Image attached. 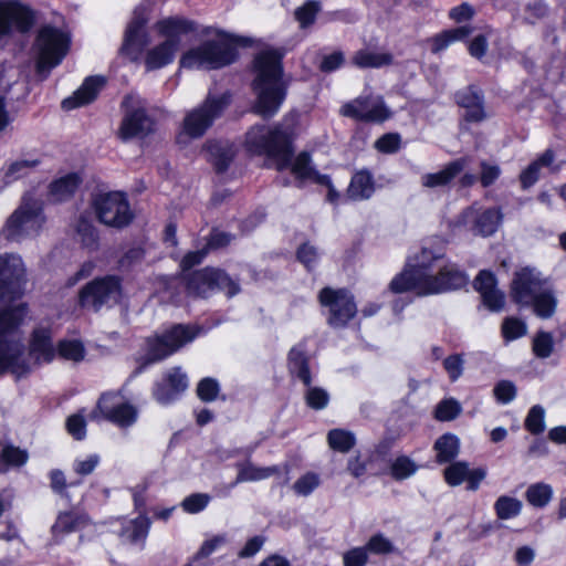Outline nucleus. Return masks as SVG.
I'll return each mask as SVG.
<instances>
[{
    "mask_svg": "<svg viewBox=\"0 0 566 566\" xmlns=\"http://www.w3.org/2000/svg\"><path fill=\"white\" fill-rule=\"evenodd\" d=\"M468 276L453 263L446 262L443 255L423 248L416 263L396 275L390 282L394 293L412 291L419 296L439 294L467 285Z\"/></svg>",
    "mask_w": 566,
    "mask_h": 566,
    "instance_id": "nucleus-2",
    "label": "nucleus"
},
{
    "mask_svg": "<svg viewBox=\"0 0 566 566\" xmlns=\"http://www.w3.org/2000/svg\"><path fill=\"white\" fill-rule=\"evenodd\" d=\"M97 411L108 421L120 428L133 426L137 420V409L115 392L103 394L97 402Z\"/></svg>",
    "mask_w": 566,
    "mask_h": 566,
    "instance_id": "nucleus-19",
    "label": "nucleus"
},
{
    "mask_svg": "<svg viewBox=\"0 0 566 566\" xmlns=\"http://www.w3.org/2000/svg\"><path fill=\"white\" fill-rule=\"evenodd\" d=\"M202 33L209 39L184 53L180 59L181 67L216 70L229 65L235 60V53L231 45V42L234 41L233 38L213 28H207Z\"/></svg>",
    "mask_w": 566,
    "mask_h": 566,
    "instance_id": "nucleus-4",
    "label": "nucleus"
},
{
    "mask_svg": "<svg viewBox=\"0 0 566 566\" xmlns=\"http://www.w3.org/2000/svg\"><path fill=\"white\" fill-rule=\"evenodd\" d=\"M44 221L41 203L25 196L19 208L8 219L3 233L9 240L19 241L24 237L36 234Z\"/></svg>",
    "mask_w": 566,
    "mask_h": 566,
    "instance_id": "nucleus-9",
    "label": "nucleus"
},
{
    "mask_svg": "<svg viewBox=\"0 0 566 566\" xmlns=\"http://www.w3.org/2000/svg\"><path fill=\"white\" fill-rule=\"evenodd\" d=\"M394 63V55L387 51L361 49L355 52L352 64L359 69H379Z\"/></svg>",
    "mask_w": 566,
    "mask_h": 566,
    "instance_id": "nucleus-31",
    "label": "nucleus"
},
{
    "mask_svg": "<svg viewBox=\"0 0 566 566\" xmlns=\"http://www.w3.org/2000/svg\"><path fill=\"white\" fill-rule=\"evenodd\" d=\"M318 300L322 306L328 308V323L335 327L344 326L357 312L353 296L345 290L325 287L319 292Z\"/></svg>",
    "mask_w": 566,
    "mask_h": 566,
    "instance_id": "nucleus-15",
    "label": "nucleus"
},
{
    "mask_svg": "<svg viewBox=\"0 0 566 566\" xmlns=\"http://www.w3.org/2000/svg\"><path fill=\"white\" fill-rule=\"evenodd\" d=\"M25 279V268L19 255H0V314L10 313L18 306L13 302L20 295Z\"/></svg>",
    "mask_w": 566,
    "mask_h": 566,
    "instance_id": "nucleus-10",
    "label": "nucleus"
},
{
    "mask_svg": "<svg viewBox=\"0 0 566 566\" xmlns=\"http://www.w3.org/2000/svg\"><path fill=\"white\" fill-rule=\"evenodd\" d=\"M461 412L460 403L454 399H446L438 403L436 408V418L440 421H450Z\"/></svg>",
    "mask_w": 566,
    "mask_h": 566,
    "instance_id": "nucleus-56",
    "label": "nucleus"
},
{
    "mask_svg": "<svg viewBox=\"0 0 566 566\" xmlns=\"http://www.w3.org/2000/svg\"><path fill=\"white\" fill-rule=\"evenodd\" d=\"M321 7L317 1H307L302 7L297 8L294 12L296 21L302 29H305L314 23L316 14Z\"/></svg>",
    "mask_w": 566,
    "mask_h": 566,
    "instance_id": "nucleus-51",
    "label": "nucleus"
},
{
    "mask_svg": "<svg viewBox=\"0 0 566 566\" xmlns=\"http://www.w3.org/2000/svg\"><path fill=\"white\" fill-rule=\"evenodd\" d=\"M195 337L196 333L189 326L176 325L171 327L163 335L148 340L149 360L158 361L168 357Z\"/></svg>",
    "mask_w": 566,
    "mask_h": 566,
    "instance_id": "nucleus-16",
    "label": "nucleus"
},
{
    "mask_svg": "<svg viewBox=\"0 0 566 566\" xmlns=\"http://www.w3.org/2000/svg\"><path fill=\"white\" fill-rule=\"evenodd\" d=\"M287 368L290 374L298 378L305 386L311 385L310 359L304 343H298L290 349L287 355Z\"/></svg>",
    "mask_w": 566,
    "mask_h": 566,
    "instance_id": "nucleus-27",
    "label": "nucleus"
},
{
    "mask_svg": "<svg viewBox=\"0 0 566 566\" xmlns=\"http://www.w3.org/2000/svg\"><path fill=\"white\" fill-rule=\"evenodd\" d=\"M188 387L187 375L180 368L170 369L154 389L156 400L163 405L174 401Z\"/></svg>",
    "mask_w": 566,
    "mask_h": 566,
    "instance_id": "nucleus-23",
    "label": "nucleus"
},
{
    "mask_svg": "<svg viewBox=\"0 0 566 566\" xmlns=\"http://www.w3.org/2000/svg\"><path fill=\"white\" fill-rule=\"evenodd\" d=\"M245 143L252 153L273 158L279 170L291 165L293 151L290 134L280 127L269 129L265 126H254L248 132Z\"/></svg>",
    "mask_w": 566,
    "mask_h": 566,
    "instance_id": "nucleus-6",
    "label": "nucleus"
},
{
    "mask_svg": "<svg viewBox=\"0 0 566 566\" xmlns=\"http://www.w3.org/2000/svg\"><path fill=\"white\" fill-rule=\"evenodd\" d=\"M81 184L77 174H69L51 185V195L56 201H63L71 197Z\"/></svg>",
    "mask_w": 566,
    "mask_h": 566,
    "instance_id": "nucleus-39",
    "label": "nucleus"
},
{
    "mask_svg": "<svg viewBox=\"0 0 566 566\" xmlns=\"http://www.w3.org/2000/svg\"><path fill=\"white\" fill-rule=\"evenodd\" d=\"M367 552L377 555L390 554L395 551L394 544L382 534H376L366 544Z\"/></svg>",
    "mask_w": 566,
    "mask_h": 566,
    "instance_id": "nucleus-58",
    "label": "nucleus"
},
{
    "mask_svg": "<svg viewBox=\"0 0 566 566\" xmlns=\"http://www.w3.org/2000/svg\"><path fill=\"white\" fill-rule=\"evenodd\" d=\"M122 297L120 281L117 276L95 279L87 283L80 292L82 307L99 311L117 304Z\"/></svg>",
    "mask_w": 566,
    "mask_h": 566,
    "instance_id": "nucleus-12",
    "label": "nucleus"
},
{
    "mask_svg": "<svg viewBox=\"0 0 566 566\" xmlns=\"http://www.w3.org/2000/svg\"><path fill=\"white\" fill-rule=\"evenodd\" d=\"M522 507V501L509 495H501L494 503V511L500 520H511L518 516Z\"/></svg>",
    "mask_w": 566,
    "mask_h": 566,
    "instance_id": "nucleus-41",
    "label": "nucleus"
},
{
    "mask_svg": "<svg viewBox=\"0 0 566 566\" xmlns=\"http://www.w3.org/2000/svg\"><path fill=\"white\" fill-rule=\"evenodd\" d=\"M69 48L70 38L65 32L53 27L42 28L34 44L38 72H49L59 65Z\"/></svg>",
    "mask_w": 566,
    "mask_h": 566,
    "instance_id": "nucleus-8",
    "label": "nucleus"
},
{
    "mask_svg": "<svg viewBox=\"0 0 566 566\" xmlns=\"http://www.w3.org/2000/svg\"><path fill=\"white\" fill-rule=\"evenodd\" d=\"M553 493V488L549 484L538 482L527 488L525 497L532 506L544 507L551 502Z\"/></svg>",
    "mask_w": 566,
    "mask_h": 566,
    "instance_id": "nucleus-44",
    "label": "nucleus"
},
{
    "mask_svg": "<svg viewBox=\"0 0 566 566\" xmlns=\"http://www.w3.org/2000/svg\"><path fill=\"white\" fill-rule=\"evenodd\" d=\"M207 160L217 171H224L235 156L234 145L226 140L208 142L205 147Z\"/></svg>",
    "mask_w": 566,
    "mask_h": 566,
    "instance_id": "nucleus-28",
    "label": "nucleus"
},
{
    "mask_svg": "<svg viewBox=\"0 0 566 566\" xmlns=\"http://www.w3.org/2000/svg\"><path fill=\"white\" fill-rule=\"evenodd\" d=\"M433 449L437 452V462L447 463L459 454L460 440L452 433H446L437 439Z\"/></svg>",
    "mask_w": 566,
    "mask_h": 566,
    "instance_id": "nucleus-36",
    "label": "nucleus"
},
{
    "mask_svg": "<svg viewBox=\"0 0 566 566\" xmlns=\"http://www.w3.org/2000/svg\"><path fill=\"white\" fill-rule=\"evenodd\" d=\"M76 232L84 247L94 250L97 248L98 235L92 224L90 214H81L76 223Z\"/></svg>",
    "mask_w": 566,
    "mask_h": 566,
    "instance_id": "nucleus-45",
    "label": "nucleus"
},
{
    "mask_svg": "<svg viewBox=\"0 0 566 566\" xmlns=\"http://www.w3.org/2000/svg\"><path fill=\"white\" fill-rule=\"evenodd\" d=\"M417 469L416 463L406 455L398 457L390 465L391 475L396 480L410 478L416 473Z\"/></svg>",
    "mask_w": 566,
    "mask_h": 566,
    "instance_id": "nucleus-49",
    "label": "nucleus"
},
{
    "mask_svg": "<svg viewBox=\"0 0 566 566\" xmlns=\"http://www.w3.org/2000/svg\"><path fill=\"white\" fill-rule=\"evenodd\" d=\"M534 313L541 318H549L555 314L557 298L554 291L547 285L530 302Z\"/></svg>",
    "mask_w": 566,
    "mask_h": 566,
    "instance_id": "nucleus-35",
    "label": "nucleus"
},
{
    "mask_svg": "<svg viewBox=\"0 0 566 566\" xmlns=\"http://www.w3.org/2000/svg\"><path fill=\"white\" fill-rule=\"evenodd\" d=\"M228 104L229 99L226 95H209L201 105L186 114L177 143L186 145L191 139L202 137Z\"/></svg>",
    "mask_w": 566,
    "mask_h": 566,
    "instance_id": "nucleus-7",
    "label": "nucleus"
},
{
    "mask_svg": "<svg viewBox=\"0 0 566 566\" xmlns=\"http://www.w3.org/2000/svg\"><path fill=\"white\" fill-rule=\"evenodd\" d=\"M374 190L375 188L371 175L366 170H361L352 177L347 189V196L353 200H365L371 197Z\"/></svg>",
    "mask_w": 566,
    "mask_h": 566,
    "instance_id": "nucleus-34",
    "label": "nucleus"
},
{
    "mask_svg": "<svg viewBox=\"0 0 566 566\" xmlns=\"http://www.w3.org/2000/svg\"><path fill=\"white\" fill-rule=\"evenodd\" d=\"M327 441L333 450L348 452L355 444V436L350 431L333 429L327 434Z\"/></svg>",
    "mask_w": 566,
    "mask_h": 566,
    "instance_id": "nucleus-46",
    "label": "nucleus"
},
{
    "mask_svg": "<svg viewBox=\"0 0 566 566\" xmlns=\"http://www.w3.org/2000/svg\"><path fill=\"white\" fill-rule=\"evenodd\" d=\"M474 286L490 311L499 312L504 307L505 295L496 287V279L492 272L481 271L475 277Z\"/></svg>",
    "mask_w": 566,
    "mask_h": 566,
    "instance_id": "nucleus-24",
    "label": "nucleus"
},
{
    "mask_svg": "<svg viewBox=\"0 0 566 566\" xmlns=\"http://www.w3.org/2000/svg\"><path fill=\"white\" fill-rule=\"evenodd\" d=\"M292 172L300 179H311L317 184H328V176L319 175L312 168L310 156L306 153L300 154L294 159Z\"/></svg>",
    "mask_w": 566,
    "mask_h": 566,
    "instance_id": "nucleus-37",
    "label": "nucleus"
},
{
    "mask_svg": "<svg viewBox=\"0 0 566 566\" xmlns=\"http://www.w3.org/2000/svg\"><path fill=\"white\" fill-rule=\"evenodd\" d=\"M340 114L363 122H384L390 116V112L379 96L358 97L345 104Z\"/></svg>",
    "mask_w": 566,
    "mask_h": 566,
    "instance_id": "nucleus-20",
    "label": "nucleus"
},
{
    "mask_svg": "<svg viewBox=\"0 0 566 566\" xmlns=\"http://www.w3.org/2000/svg\"><path fill=\"white\" fill-rule=\"evenodd\" d=\"M33 13L19 0H0V41L13 30L27 32L33 24Z\"/></svg>",
    "mask_w": 566,
    "mask_h": 566,
    "instance_id": "nucleus-18",
    "label": "nucleus"
},
{
    "mask_svg": "<svg viewBox=\"0 0 566 566\" xmlns=\"http://www.w3.org/2000/svg\"><path fill=\"white\" fill-rule=\"evenodd\" d=\"M547 286L546 279L535 269L525 266L514 273L511 283V296L521 306H530V302Z\"/></svg>",
    "mask_w": 566,
    "mask_h": 566,
    "instance_id": "nucleus-17",
    "label": "nucleus"
},
{
    "mask_svg": "<svg viewBox=\"0 0 566 566\" xmlns=\"http://www.w3.org/2000/svg\"><path fill=\"white\" fill-rule=\"evenodd\" d=\"M56 353L65 360H72L78 363L83 360L85 356V348L80 340L65 339L57 344Z\"/></svg>",
    "mask_w": 566,
    "mask_h": 566,
    "instance_id": "nucleus-47",
    "label": "nucleus"
},
{
    "mask_svg": "<svg viewBox=\"0 0 566 566\" xmlns=\"http://www.w3.org/2000/svg\"><path fill=\"white\" fill-rule=\"evenodd\" d=\"M155 28L166 40L147 52L145 65L148 71L170 64L180 46L181 36L196 30L192 21L180 17L165 18Z\"/></svg>",
    "mask_w": 566,
    "mask_h": 566,
    "instance_id": "nucleus-5",
    "label": "nucleus"
},
{
    "mask_svg": "<svg viewBox=\"0 0 566 566\" xmlns=\"http://www.w3.org/2000/svg\"><path fill=\"white\" fill-rule=\"evenodd\" d=\"M214 290L222 291L231 297L239 293L240 286L219 269L206 268L191 273L187 279V291L192 296L207 297Z\"/></svg>",
    "mask_w": 566,
    "mask_h": 566,
    "instance_id": "nucleus-11",
    "label": "nucleus"
},
{
    "mask_svg": "<svg viewBox=\"0 0 566 566\" xmlns=\"http://www.w3.org/2000/svg\"><path fill=\"white\" fill-rule=\"evenodd\" d=\"M554 159L553 150L547 149L536 160L531 163L520 175L522 187L526 189L533 186L538 180L543 168H548L553 172L558 171L559 167L553 166Z\"/></svg>",
    "mask_w": 566,
    "mask_h": 566,
    "instance_id": "nucleus-30",
    "label": "nucleus"
},
{
    "mask_svg": "<svg viewBox=\"0 0 566 566\" xmlns=\"http://www.w3.org/2000/svg\"><path fill=\"white\" fill-rule=\"evenodd\" d=\"M457 102L467 109V119L480 122L485 118L483 96L476 87L470 86L457 94Z\"/></svg>",
    "mask_w": 566,
    "mask_h": 566,
    "instance_id": "nucleus-29",
    "label": "nucleus"
},
{
    "mask_svg": "<svg viewBox=\"0 0 566 566\" xmlns=\"http://www.w3.org/2000/svg\"><path fill=\"white\" fill-rule=\"evenodd\" d=\"M123 104L126 111L118 128V137L122 140L142 139L154 132L153 119L135 97L127 96Z\"/></svg>",
    "mask_w": 566,
    "mask_h": 566,
    "instance_id": "nucleus-13",
    "label": "nucleus"
},
{
    "mask_svg": "<svg viewBox=\"0 0 566 566\" xmlns=\"http://www.w3.org/2000/svg\"><path fill=\"white\" fill-rule=\"evenodd\" d=\"M238 475L232 483L237 485L243 482H256L269 479L272 475L280 473V467H256L250 461H245L237 464Z\"/></svg>",
    "mask_w": 566,
    "mask_h": 566,
    "instance_id": "nucleus-32",
    "label": "nucleus"
},
{
    "mask_svg": "<svg viewBox=\"0 0 566 566\" xmlns=\"http://www.w3.org/2000/svg\"><path fill=\"white\" fill-rule=\"evenodd\" d=\"M305 400L308 407L312 409L321 410L327 406L329 401V395L323 388L310 387L306 391Z\"/></svg>",
    "mask_w": 566,
    "mask_h": 566,
    "instance_id": "nucleus-57",
    "label": "nucleus"
},
{
    "mask_svg": "<svg viewBox=\"0 0 566 566\" xmlns=\"http://www.w3.org/2000/svg\"><path fill=\"white\" fill-rule=\"evenodd\" d=\"M554 350L553 335L548 332H539L533 339V353L536 357L548 358Z\"/></svg>",
    "mask_w": 566,
    "mask_h": 566,
    "instance_id": "nucleus-50",
    "label": "nucleus"
},
{
    "mask_svg": "<svg viewBox=\"0 0 566 566\" xmlns=\"http://www.w3.org/2000/svg\"><path fill=\"white\" fill-rule=\"evenodd\" d=\"M85 524V517L78 513H60L51 528L53 538L56 543H59L64 538L66 534L81 530Z\"/></svg>",
    "mask_w": 566,
    "mask_h": 566,
    "instance_id": "nucleus-33",
    "label": "nucleus"
},
{
    "mask_svg": "<svg viewBox=\"0 0 566 566\" xmlns=\"http://www.w3.org/2000/svg\"><path fill=\"white\" fill-rule=\"evenodd\" d=\"M39 165L40 160L36 158L18 159L15 161H12L4 171L6 181L12 182L20 178L27 177L31 172H33Z\"/></svg>",
    "mask_w": 566,
    "mask_h": 566,
    "instance_id": "nucleus-42",
    "label": "nucleus"
},
{
    "mask_svg": "<svg viewBox=\"0 0 566 566\" xmlns=\"http://www.w3.org/2000/svg\"><path fill=\"white\" fill-rule=\"evenodd\" d=\"M104 85V78L101 76L87 77L81 87L74 92L73 96L65 98L62 102L64 109H73L80 106H84L93 102L101 88Z\"/></svg>",
    "mask_w": 566,
    "mask_h": 566,
    "instance_id": "nucleus-26",
    "label": "nucleus"
},
{
    "mask_svg": "<svg viewBox=\"0 0 566 566\" xmlns=\"http://www.w3.org/2000/svg\"><path fill=\"white\" fill-rule=\"evenodd\" d=\"M502 220L499 209L480 211L474 206L465 209L458 218L457 224L467 227L475 234L488 237L493 234Z\"/></svg>",
    "mask_w": 566,
    "mask_h": 566,
    "instance_id": "nucleus-21",
    "label": "nucleus"
},
{
    "mask_svg": "<svg viewBox=\"0 0 566 566\" xmlns=\"http://www.w3.org/2000/svg\"><path fill=\"white\" fill-rule=\"evenodd\" d=\"M94 208L99 221L106 226L122 228L132 220L128 202L122 192L97 195Z\"/></svg>",
    "mask_w": 566,
    "mask_h": 566,
    "instance_id": "nucleus-14",
    "label": "nucleus"
},
{
    "mask_svg": "<svg viewBox=\"0 0 566 566\" xmlns=\"http://www.w3.org/2000/svg\"><path fill=\"white\" fill-rule=\"evenodd\" d=\"M25 314V306L0 314V376L10 371L21 377L35 365L51 363L56 355L51 331L43 327L33 332L29 350H24L18 326Z\"/></svg>",
    "mask_w": 566,
    "mask_h": 566,
    "instance_id": "nucleus-1",
    "label": "nucleus"
},
{
    "mask_svg": "<svg viewBox=\"0 0 566 566\" xmlns=\"http://www.w3.org/2000/svg\"><path fill=\"white\" fill-rule=\"evenodd\" d=\"M101 458L98 454H87L84 458H77L73 463V470L80 475L91 474L98 465Z\"/></svg>",
    "mask_w": 566,
    "mask_h": 566,
    "instance_id": "nucleus-60",
    "label": "nucleus"
},
{
    "mask_svg": "<svg viewBox=\"0 0 566 566\" xmlns=\"http://www.w3.org/2000/svg\"><path fill=\"white\" fill-rule=\"evenodd\" d=\"M29 454L25 450L13 444H3L0 451V471L7 467H21L27 463Z\"/></svg>",
    "mask_w": 566,
    "mask_h": 566,
    "instance_id": "nucleus-43",
    "label": "nucleus"
},
{
    "mask_svg": "<svg viewBox=\"0 0 566 566\" xmlns=\"http://www.w3.org/2000/svg\"><path fill=\"white\" fill-rule=\"evenodd\" d=\"M219 390L218 381L210 377L203 378L197 387L198 397L203 401H213L218 397Z\"/></svg>",
    "mask_w": 566,
    "mask_h": 566,
    "instance_id": "nucleus-59",
    "label": "nucleus"
},
{
    "mask_svg": "<svg viewBox=\"0 0 566 566\" xmlns=\"http://www.w3.org/2000/svg\"><path fill=\"white\" fill-rule=\"evenodd\" d=\"M368 559L366 547H355L343 556L344 566H365Z\"/></svg>",
    "mask_w": 566,
    "mask_h": 566,
    "instance_id": "nucleus-62",
    "label": "nucleus"
},
{
    "mask_svg": "<svg viewBox=\"0 0 566 566\" xmlns=\"http://www.w3.org/2000/svg\"><path fill=\"white\" fill-rule=\"evenodd\" d=\"M496 400L503 405L511 402L516 396V387L512 381L502 380L493 389Z\"/></svg>",
    "mask_w": 566,
    "mask_h": 566,
    "instance_id": "nucleus-61",
    "label": "nucleus"
},
{
    "mask_svg": "<svg viewBox=\"0 0 566 566\" xmlns=\"http://www.w3.org/2000/svg\"><path fill=\"white\" fill-rule=\"evenodd\" d=\"M527 332L526 324L516 317H507L502 324V335L506 340H514Z\"/></svg>",
    "mask_w": 566,
    "mask_h": 566,
    "instance_id": "nucleus-54",
    "label": "nucleus"
},
{
    "mask_svg": "<svg viewBox=\"0 0 566 566\" xmlns=\"http://www.w3.org/2000/svg\"><path fill=\"white\" fill-rule=\"evenodd\" d=\"M147 22V14L144 8H136L124 35L120 53L132 61H136L144 46L147 44V34L144 27Z\"/></svg>",
    "mask_w": 566,
    "mask_h": 566,
    "instance_id": "nucleus-22",
    "label": "nucleus"
},
{
    "mask_svg": "<svg viewBox=\"0 0 566 566\" xmlns=\"http://www.w3.org/2000/svg\"><path fill=\"white\" fill-rule=\"evenodd\" d=\"M471 32L472 29L468 25L443 31L430 40L432 43L431 51L438 53L447 49L451 43L467 38Z\"/></svg>",
    "mask_w": 566,
    "mask_h": 566,
    "instance_id": "nucleus-38",
    "label": "nucleus"
},
{
    "mask_svg": "<svg viewBox=\"0 0 566 566\" xmlns=\"http://www.w3.org/2000/svg\"><path fill=\"white\" fill-rule=\"evenodd\" d=\"M210 502V496L206 493H193L184 499L181 507L189 514H197L203 511Z\"/></svg>",
    "mask_w": 566,
    "mask_h": 566,
    "instance_id": "nucleus-55",
    "label": "nucleus"
},
{
    "mask_svg": "<svg viewBox=\"0 0 566 566\" xmlns=\"http://www.w3.org/2000/svg\"><path fill=\"white\" fill-rule=\"evenodd\" d=\"M149 528V518L146 515L140 514L124 527L122 536L130 543L144 542L148 535Z\"/></svg>",
    "mask_w": 566,
    "mask_h": 566,
    "instance_id": "nucleus-40",
    "label": "nucleus"
},
{
    "mask_svg": "<svg viewBox=\"0 0 566 566\" xmlns=\"http://www.w3.org/2000/svg\"><path fill=\"white\" fill-rule=\"evenodd\" d=\"M319 483L321 479L317 473L307 472L295 481L293 490L297 495L307 496L318 488Z\"/></svg>",
    "mask_w": 566,
    "mask_h": 566,
    "instance_id": "nucleus-53",
    "label": "nucleus"
},
{
    "mask_svg": "<svg viewBox=\"0 0 566 566\" xmlns=\"http://www.w3.org/2000/svg\"><path fill=\"white\" fill-rule=\"evenodd\" d=\"M469 464L464 461H457L447 467L443 471L444 480L450 486H458L467 481Z\"/></svg>",
    "mask_w": 566,
    "mask_h": 566,
    "instance_id": "nucleus-48",
    "label": "nucleus"
},
{
    "mask_svg": "<svg viewBox=\"0 0 566 566\" xmlns=\"http://www.w3.org/2000/svg\"><path fill=\"white\" fill-rule=\"evenodd\" d=\"M66 428L76 440H82L86 434V423L81 415L70 416L66 420Z\"/></svg>",
    "mask_w": 566,
    "mask_h": 566,
    "instance_id": "nucleus-63",
    "label": "nucleus"
},
{
    "mask_svg": "<svg viewBox=\"0 0 566 566\" xmlns=\"http://www.w3.org/2000/svg\"><path fill=\"white\" fill-rule=\"evenodd\" d=\"M400 145V137L398 134H386L378 138L375 143V147L380 153L391 154L398 150Z\"/></svg>",
    "mask_w": 566,
    "mask_h": 566,
    "instance_id": "nucleus-64",
    "label": "nucleus"
},
{
    "mask_svg": "<svg viewBox=\"0 0 566 566\" xmlns=\"http://www.w3.org/2000/svg\"><path fill=\"white\" fill-rule=\"evenodd\" d=\"M525 428L533 434H539L545 430V410L543 407L533 406L525 419Z\"/></svg>",
    "mask_w": 566,
    "mask_h": 566,
    "instance_id": "nucleus-52",
    "label": "nucleus"
},
{
    "mask_svg": "<svg viewBox=\"0 0 566 566\" xmlns=\"http://www.w3.org/2000/svg\"><path fill=\"white\" fill-rule=\"evenodd\" d=\"M255 78L253 92L256 96L254 113L269 118L277 113L285 99V87L282 83L281 55L276 50H264L254 59Z\"/></svg>",
    "mask_w": 566,
    "mask_h": 566,
    "instance_id": "nucleus-3",
    "label": "nucleus"
},
{
    "mask_svg": "<svg viewBox=\"0 0 566 566\" xmlns=\"http://www.w3.org/2000/svg\"><path fill=\"white\" fill-rule=\"evenodd\" d=\"M465 157L458 158L447 164L437 172L424 174L421 177V185L426 188H439L448 186L458 175H460L469 164Z\"/></svg>",
    "mask_w": 566,
    "mask_h": 566,
    "instance_id": "nucleus-25",
    "label": "nucleus"
}]
</instances>
